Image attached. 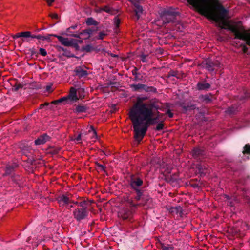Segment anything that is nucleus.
Returning <instances> with one entry per match:
<instances>
[{"label": "nucleus", "instance_id": "35", "mask_svg": "<svg viewBox=\"0 0 250 250\" xmlns=\"http://www.w3.org/2000/svg\"><path fill=\"white\" fill-rule=\"evenodd\" d=\"M247 47L246 46V45H243V52L244 53H246L247 52Z\"/></svg>", "mask_w": 250, "mask_h": 250}, {"label": "nucleus", "instance_id": "5", "mask_svg": "<svg viewBox=\"0 0 250 250\" xmlns=\"http://www.w3.org/2000/svg\"><path fill=\"white\" fill-rule=\"evenodd\" d=\"M67 99H70L71 101H76L78 98L77 97V91L76 89L74 88H71L70 89V94L67 97H63L62 98H61L58 100L54 101L53 102V103L54 104H57L59 103H61L63 101H64L66 100Z\"/></svg>", "mask_w": 250, "mask_h": 250}, {"label": "nucleus", "instance_id": "41", "mask_svg": "<svg viewBox=\"0 0 250 250\" xmlns=\"http://www.w3.org/2000/svg\"><path fill=\"white\" fill-rule=\"evenodd\" d=\"M208 70H209V71H212V70H213V69H212V68H210V67H208Z\"/></svg>", "mask_w": 250, "mask_h": 250}, {"label": "nucleus", "instance_id": "21", "mask_svg": "<svg viewBox=\"0 0 250 250\" xmlns=\"http://www.w3.org/2000/svg\"><path fill=\"white\" fill-rule=\"evenodd\" d=\"M101 10L104 11L107 13L112 14V9L108 6H104L101 9Z\"/></svg>", "mask_w": 250, "mask_h": 250}, {"label": "nucleus", "instance_id": "19", "mask_svg": "<svg viewBox=\"0 0 250 250\" xmlns=\"http://www.w3.org/2000/svg\"><path fill=\"white\" fill-rule=\"evenodd\" d=\"M243 153H250V146L248 144L245 145L244 147Z\"/></svg>", "mask_w": 250, "mask_h": 250}, {"label": "nucleus", "instance_id": "20", "mask_svg": "<svg viewBox=\"0 0 250 250\" xmlns=\"http://www.w3.org/2000/svg\"><path fill=\"white\" fill-rule=\"evenodd\" d=\"M144 86H145L144 85H143V84H138L133 85L132 86V87L135 90H139V89H140L144 88Z\"/></svg>", "mask_w": 250, "mask_h": 250}, {"label": "nucleus", "instance_id": "31", "mask_svg": "<svg viewBox=\"0 0 250 250\" xmlns=\"http://www.w3.org/2000/svg\"><path fill=\"white\" fill-rule=\"evenodd\" d=\"M105 34L103 33V32H101L99 33V37H98V39H102L103 38V37L104 36H105Z\"/></svg>", "mask_w": 250, "mask_h": 250}, {"label": "nucleus", "instance_id": "27", "mask_svg": "<svg viewBox=\"0 0 250 250\" xmlns=\"http://www.w3.org/2000/svg\"><path fill=\"white\" fill-rule=\"evenodd\" d=\"M40 53L42 56H45L47 55V52H46V50L43 48H40Z\"/></svg>", "mask_w": 250, "mask_h": 250}, {"label": "nucleus", "instance_id": "14", "mask_svg": "<svg viewBox=\"0 0 250 250\" xmlns=\"http://www.w3.org/2000/svg\"><path fill=\"white\" fill-rule=\"evenodd\" d=\"M210 85L207 83H198L197 87L199 90L207 89L209 87Z\"/></svg>", "mask_w": 250, "mask_h": 250}, {"label": "nucleus", "instance_id": "16", "mask_svg": "<svg viewBox=\"0 0 250 250\" xmlns=\"http://www.w3.org/2000/svg\"><path fill=\"white\" fill-rule=\"evenodd\" d=\"M91 34L92 31L89 29H87L83 30V32H81L80 35H83V39H86L88 38Z\"/></svg>", "mask_w": 250, "mask_h": 250}, {"label": "nucleus", "instance_id": "1", "mask_svg": "<svg viewBox=\"0 0 250 250\" xmlns=\"http://www.w3.org/2000/svg\"><path fill=\"white\" fill-rule=\"evenodd\" d=\"M200 14L214 21L221 28L234 33L236 39H240L250 45V31L246 30L240 23L228 20V11L217 0H187Z\"/></svg>", "mask_w": 250, "mask_h": 250}, {"label": "nucleus", "instance_id": "29", "mask_svg": "<svg viewBox=\"0 0 250 250\" xmlns=\"http://www.w3.org/2000/svg\"><path fill=\"white\" fill-rule=\"evenodd\" d=\"M50 17L52 19H58L59 16L56 13H53L50 15Z\"/></svg>", "mask_w": 250, "mask_h": 250}, {"label": "nucleus", "instance_id": "17", "mask_svg": "<svg viewBox=\"0 0 250 250\" xmlns=\"http://www.w3.org/2000/svg\"><path fill=\"white\" fill-rule=\"evenodd\" d=\"M174 25H175V29L174 30H176L178 31L181 32L183 29H184V25L183 24L179 21H177V22H175L174 21Z\"/></svg>", "mask_w": 250, "mask_h": 250}, {"label": "nucleus", "instance_id": "24", "mask_svg": "<svg viewBox=\"0 0 250 250\" xmlns=\"http://www.w3.org/2000/svg\"><path fill=\"white\" fill-rule=\"evenodd\" d=\"M120 22H121L120 20L118 18L116 17L114 19V23L115 26L116 27H118L119 26Z\"/></svg>", "mask_w": 250, "mask_h": 250}, {"label": "nucleus", "instance_id": "28", "mask_svg": "<svg viewBox=\"0 0 250 250\" xmlns=\"http://www.w3.org/2000/svg\"><path fill=\"white\" fill-rule=\"evenodd\" d=\"M200 150L199 149H195L193 150V153L194 155H198L200 154Z\"/></svg>", "mask_w": 250, "mask_h": 250}, {"label": "nucleus", "instance_id": "12", "mask_svg": "<svg viewBox=\"0 0 250 250\" xmlns=\"http://www.w3.org/2000/svg\"><path fill=\"white\" fill-rule=\"evenodd\" d=\"M142 184V181L140 179H133L130 182V185L133 188L141 186Z\"/></svg>", "mask_w": 250, "mask_h": 250}, {"label": "nucleus", "instance_id": "30", "mask_svg": "<svg viewBox=\"0 0 250 250\" xmlns=\"http://www.w3.org/2000/svg\"><path fill=\"white\" fill-rule=\"evenodd\" d=\"M92 49V47L90 46V45H86L85 48H84V50H86V51L88 52V51H90Z\"/></svg>", "mask_w": 250, "mask_h": 250}, {"label": "nucleus", "instance_id": "37", "mask_svg": "<svg viewBox=\"0 0 250 250\" xmlns=\"http://www.w3.org/2000/svg\"><path fill=\"white\" fill-rule=\"evenodd\" d=\"M176 209H177V208H171L169 209V211L173 212V210H176Z\"/></svg>", "mask_w": 250, "mask_h": 250}, {"label": "nucleus", "instance_id": "18", "mask_svg": "<svg viewBox=\"0 0 250 250\" xmlns=\"http://www.w3.org/2000/svg\"><path fill=\"white\" fill-rule=\"evenodd\" d=\"M85 22L88 25H96L97 24L96 21H95L92 18H87Z\"/></svg>", "mask_w": 250, "mask_h": 250}, {"label": "nucleus", "instance_id": "3", "mask_svg": "<svg viewBox=\"0 0 250 250\" xmlns=\"http://www.w3.org/2000/svg\"><path fill=\"white\" fill-rule=\"evenodd\" d=\"M160 15L159 18L155 21V23L160 26L170 21L174 22V21L178 15V13L171 10H163L160 13Z\"/></svg>", "mask_w": 250, "mask_h": 250}, {"label": "nucleus", "instance_id": "26", "mask_svg": "<svg viewBox=\"0 0 250 250\" xmlns=\"http://www.w3.org/2000/svg\"><path fill=\"white\" fill-rule=\"evenodd\" d=\"M163 127H164L163 124L162 123H160L157 125L156 129L157 130L159 131V130H162L163 128Z\"/></svg>", "mask_w": 250, "mask_h": 250}, {"label": "nucleus", "instance_id": "13", "mask_svg": "<svg viewBox=\"0 0 250 250\" xmlns=\"http://www.w3.org/2000/svg\"><path fill=\"white\" fill-rule=\"evenodd\" d=\"M130 215V212L125 210H121L118 213V215L120 217L124 219H127Z\"/></svg>", "mask_w": 250, "mask_h": 250}, {"label": "nucleus", "instance_id": "6", "mask_svg": "<svg viewBox=\"0 0 250 250\" xmlns=\"http://www.w3.org/2000/svg\"><path fill=\"white\" fill-rule=\"evenodd\" d=\"M86 210L84 208L76 209L73 212L75 218L78 220L84 218L86 216Z\"/></svg>", "mask_w": 250, "mask_h": 250}, {"label": "nucleus", "instance_id": "7", "mask_svg": "<svg viewBox=\"0 0 250 250\" xmlns=\"http://www.w3.org/2000/svg\"><path fill=\"white\" fill-rule=\"evenodd\" d=\"M58 201L60 206L68 205L70 203L69 198L65 195H62L60 196L58 198Z\"/></svg>", "mask_w": 250, "mask_h": 250}, {"label": "nucleus", "instance_id": "36", "mask_svg": "<svg viewBox=\"0 0 250 250\" xmlns=\"http://www.w3.org/2000/svg\"><path fill=\"white\" fill-rule=\"evenodd\" d=\"M163 249L164 250H170V249H171V248L168 247H164Z\"/></svg>", "mask_w": 250, "mask_h": 250}, {"label": "nucleus", "instance_id": "4", "mask_svg": "<svg viewBox=\"0 0 250 250\" xmlns=\"http://www.w3.org/2000/svg\"><path fill=\"white\" fill-rule=\"evenodd\" d=\"M50 36L56 37L61 44L65 46H76L77 45L78 42H82V41L81 40H76L73 39L69 40L68 38H64L62 36L55 34L50 35Z\"/></svg>", "mask_w": 250, "mask_h": 250}, {"label": "nucleus", "instance_id": "22", "mask_svg": "<svg viewBox=\"0 0 250 250\" xmlns=\"http://www.w3.org/2000/svg\"><path fill=\"white\" fill-rule=\"evenodd\" d=\"M32 38H36L37 39H41L42 40H46L47 39V38H46L44 36H42L41 35H32Z\"/></svg>", "mask_w": 250, "mask_h": 250}, {"label": "nucleus", "instance_id": "42", "mask_svg": "<svg viewBox=\"0 0 250 250\" xmlns=\"http://www.w3.org/2000/svg\"><path fill=\"white\" fill-rule=\"evenodd\" d=\"M50 87L49 86H47V90H48L49 89Z\"/></svg>", "mask_w": 250, "mask_h": 250}, {"label": "nucleus", "instance_id": "23", "mask_svg": "<svg viewBox=\"0 0 250 250\" xmlns=\"http://www.w3.org/2000/svg\"><path fill=\"white\" fill-rule=\"evenodd\" d=\"M85 108L83 106H78L76 108V111L78 113L83 112L85 111Z\"/></svg>", "mask_w": 250, "mask_h": 250}, {"label": "nucleus", "instance_id": "33", "mask_svg": "<svg viewBox=\"0 0 250 250\" xmlns=\"http://www.w3.org/2000/svg\"><path fill=\"white\" fill-rule=\"evenodd\" d=\"M54 1V0H47V3L48 5H51V4Z\"/></svg>", "mask_w": 250, "mask_h": 250}, {"label": "nucleus", "instance_id": "9", "mask_svg": "<svg viewBox=\"0 0 250 250\" xmlns=\"http://www.w3.org/2000/svg\"><path fill=\"white\" fill-rule=\"evenodd\" d=\"M48 140V136L46 134H43L35 141L36 145H40L44 144Z\"/></svg>", "mask_w": 250, "mask_h": 250}, {"label": "nucleus", "instance_id": "43", "mask_svg": "<svg viewBox=\"0 0 250 250\" xmlns=\"http://www.w3.org/2000/svg\"><path fill=\"white\" fill-rule=\"evenodd\" d=\"M225 196H226V197L228 198H229V196H226V195H225Z\"/></svg>", "mask_w": 250, "mask_h": 250}, {"label": "nucleus", "instance_id": "25", "mask_svg": "<svg viewBox=\"0 0 250 250\" xmlns=\"http://www.w3.org/2000/svg\"><path fill=\"white\" fill-rule=\"evenodd\" d=\"M13 169V167H11L10 166L7 167L5 170V174H9L12 170Z\"/></svg>", "mask_w": 250, "mask_h": 250}, {"label": "nucleus", "instance_id": "39", "mask_svg": "<svg viewBox=\"0 0 250 250\" xmlns=\"http://www.w3.org/2000/svg\"><path fill=\"white\" fill-rule=\"evenodd\" d=\"M99 167L101 168V169L104 170V167L103 165H99Z\"/></svg>", "mask_w": 250, "mask_h": 250}, {"label": "nucleus", "instance_id": "34", "mask_svg": "<svg viewBox=\"0 0 250 250\" xmlns=\"http://www.w3.org/2000/svg\"><path fill=\"white\" fill-rule=\"evenodd\" d=\"M167 114L168 116H169V117H170V118L172 117V116H173V114H172L170 111H168L167 112Z\"/></svg>", "mask_w": 250, "mask_h": 250}, {"label": "nucleus", "instance_id": "32", "mask_svg": "<svg viewBox=\"0 0 250 250\" xmlns=\"http://www.w3.org/2000/svg\"><path fill=\"white\" fill-rule=\"evenodd\" d=\"M77 141H79L81 140V134H79L75 139Z\"/></svg>", "mask_w": 250, "mask_h": 250}, {"label": "nucleus", "instance_id": "8", "mask_svg": "<svg viewBox=\"0 0 250 250\" xmlns=\"http://www.w3.org/2000/svg\"><path fill=\"white\" fill-rule=\"evenodd\" d=\"M32 35L31 33L29 31L22 32L18 33L16 34L13 36V38H18L20 37H24V38H32Z\"/></svg>", "mask_w": 250, "mask_h": 250}, {"label": "nucleus", "instance_id": "10", "mask_svg": "<svg viewBox=\"0 0 250 250\" xmlns=\"http://www.w3.org/2000/svg\"><path fill=\"white\" fill-rule=\"evenodd\" d=\"M134 5L135 6L134 11L135 12L136 16L137 17V19H139L143 12L142 7L136 3H134Z\"/></svg>", "mask_w": 250, "mask_h": 250}, {"label": "nucleus", "instance_id": "11", "mask_svg": "<svg viewBox=\"0 0 250 250\" xmlns=\"http://www.w3.org/2000/svg\"><path fill=\"white\" fill-rule=\"evenodd\" d=\"M76 75L80 77H82L87 75V72L86 70H83L81 67H77L75 70Z\"/></svg>", "mask_w": 250, "mask_h": 250}, {"label": "nucleus", "instance_id": "2", "mask_svg": "<svg viewBox=\"0 0 250 250\" xmlns=\"http://www.w3.org/2000/svg\"><path fill=\"white\" fill-rule=\"evenodd\" d=\"M147 99L146 96L137 97L129 112L133 125L134 138L138 142L145 136L149 125L156 123L163 116L162 114L157 112L156 117H154L153 109L155 102L151 100L144 103Z\"/></svg>", "mask_w": 250, "mask_h": 250}, {"label": "nucleus", "instance_id": "38", "mask_svg": "<svg viewBox=\"0 0 250 250\" xmlns=\"http://www.w3.org/2000/svg\"><path fill=\"white\" fill-rule=\"evenodd\" d=\"M99 167L101 168V169L104 170V167L103 165H99Z\"/></svg>", "mask_w": 250, "mask_h": 250}, {"label": "nucleus", "instance_id": "40", "mask_svg": "<svg viewBox=\"0 0 250 250\" xmlns=\"http://www.w3.org/2000/svg\"><path fill=\"white\" fill-rule=\"evenodd\" d=\"M126 198H127V199L126 200V199H125V201H126L127 202H128V203H130V201L129 200V199H128V197H126Z\"/></svg>", "mask_w": 250, "mask_h": 250}, {"label": "nucleus", "instance_id": "15", "mask_svg": "<svg viewBox=\"0 0 250 250\" xmlns=\"http://www.w3.org/2000/svg\"><path fill=\"white\" fill-rule=\"evenodd\" d=\"M88 133L91 135L92 141H95V139L97 138L96 133L92 126L89 127V129L88 130Z\"/></svg>", "mask_w": 250, "mask_h": 250}]
</instances>
